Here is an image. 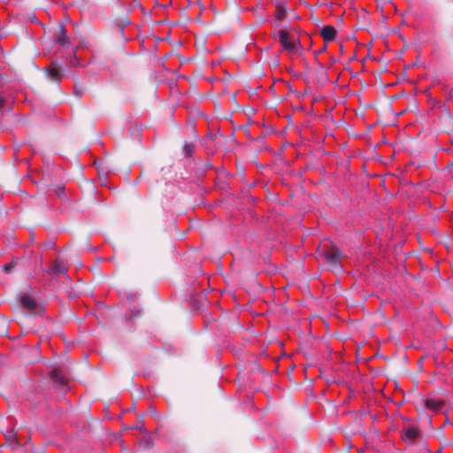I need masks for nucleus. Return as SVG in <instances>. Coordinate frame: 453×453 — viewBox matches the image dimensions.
<instances>
[{
	"label": "nucleus",
	"mask_w": 453,
	"mask_h": 453,
	"mask_svg": "<svg viewBox=\"0 0 453 453\" xmlns=\"http://www.w3.org/2000/svg\"><path fill=\"white\" fill-rule=\"evenodd\" d=\"M50 377L53 381L59 386H66L69 381L68 378L60 368L53 369L50 372Z\"/></svg>",
	"instance_id": "nucleus-9"
},
{
	"label": "nucleus",
	"mask_w": 453,
	"mask_h": 453,
	"mask_svg": "<svg viewBox=\"0 0 453 453\" xmlns=\"http://www.w3.org/2000/svg\"><path fill=\"white\" fill-rule=\"evenodd\" d=\"M16 265V263L11 262L7 263L4 265V272L5 273H10L12 270V268Z\"/></svg>",
	"instance_id": "nucleus-18"
},
{
	"label": "nucleus",
	"mask_w": 453,
	"mask_h": 453,
	"mask_svg": "<svg viewBox=\"0 0 453 453\" xmlns=\"http://www.w3.org/2000/svg\"><path fill=\"white\" fill-rule=\"evenodd\" d=\"M45 72L47 73V76L49 77V79H50L53 81L59 82L63 78L61 69L56 62H52L50 66L46 67Z\"/></svg>",
	"instance_id": "nucleus-8"
},
{
	"label": "nucleus",
	"mask_w": 453,
	"mask_h": 453,
	"mask_svg": "<svg viewBox=\"0 0 453 453\" xmlns=\"http://www.w3.org/2000/svg\"><path fill=\"white\" fill-rule=\"evenodd\" d=\"M326 46H324L322 49H320L319 53L324 52L326 50Z\"/></svg>",
	"instance_id": "nucleus-22"
},
{
	"label": "nucleus",
	"mask_w": 453,
	"mask_h": 453,
	"mask_svg": "<svg viewBox=\"0 0 453 453\" xmlns=\"http://www.w3.org/2000/svg\"><path fill=\"white\" fill-rule=\"evenodd\" d=\"M421 433L418 428L407 427L402 432V438L406 443L413 444L420 437Z\"/></svg>",
	"instance_id": "nucleus-6"
},
{
	"label": "nucleus",
	"mask_w": 453,
	"mask_h": 453,
	"mask_svg": "<svg viewBox=\"0 0 453 453\" xmlns=\"http://www.w3.org/2000/svg\"><path fill=\"white\" fill-rule=\"evenodd\" d=\"M5 103H6V99L3 96L0 95V109L4 107Z\"/></svg>",
	"instance_id": "nucleus-19"
},
{
	"label": "nucleus",
	"mask_w": 453,
	"mask_h": 453,
	"mask_svg": "<svg viewBox=\"0 0 453 453\" xmlns=\"http://www.w3.org/2000/svg\"><path fill=\"white\" fill-rule=\"evenodd\" d=\"M20 303L23 308L27 310L30 313L35 314L40 311V305L36 300L27 294H24L20 297Z\"/></svg>",
	"instance_id": "nucleus-4"
},
{
	"label": "nucleus",
	"mask_w": 453,
	"mask_h": 453,
	"mask_svg": "<svg viewBox=\"0 0 453 453\" xmlns=\"http://www.w3.org/2000/svg\"><path fill=\"white\" fill-rule=\"evenodd\" d=\"M286 12H287V9L285 6L281 5V4H277L276 6V19H283L285 18V15H286Z\"/></svg>",
	"instance_id": "nucleus-15"
},
{
	"label": "nucleus",
	"mask_w": 453,
	"mask_h": 453,
	"mask_svg": "<svg viewBox=\"0 0 453 453\" xmlns=\"http://www.w3.org/2000/svg\"><path fill=\"white\" fill-rule=\"evenodd\" d=\"M6 441L12 447V449H15L16 446L19 445V443L17 442L16 435H14V434L7 435Z\"/></svg>",
	"instance_id": "nucleus-16"
},
{
	"label": "nucleus",
	"mask_w": 453,
	"mask_h": 453,
	"mask_svg": "<svg viewBox=\"0 0 453 453\" xmlns=\"http://www.w3.org/2000/svg\"><path fill=\"white\" fill-rule=\"evenodd\" d=\"M185 232H186V231H183V232H177V239H178V240H182V239L184 238Z\"/></svg>",
	"instance_id": "nucleus-20"
},
{
	"label": "nucleus",
	"mask_w": 453,
	"mask_h": 453,
	"mask_svg": "<svg viewBox=\"0 0 453 453\" xmlns=\"http://www.w3.org/2000/svg\"><path fill=\"white\" fill-rule=\"evenodd\" d=\"M279 42L282 45V47L290 53H295L296 51V46L294 41H292L289 37V35L285 30H280L278 32Z\"/></svg>",
	"instance_id": "nucleus-3"
},
{
	"label": "nucleus",
	"mask_w": 453,
	"mask_h": 453,
	"mask_svg": "<svg viewBox=\"0 0 453 453\" xmlns=\"http://www.w3.org/2000/svg\"><path fill=\"white\" fill-rule=\"evenodd\" d=\"M55 41L61 46H68L70 44V38L66 35V30L63 25L59 27L58 35L55 36Z\"/></svg>",
	"instance_id": "nucleus-11"
},
{
	"label": "nucleus",
	"mask_w": 453,
	"mask_h": 453,
	"mask_svg": "<svg viewBox=\"0 0 453 453\" xmlns=\"http://www.w3.org/2000/svg\"><path fill=\"white\" fill-rule=\"evenodd\" d=\"M422 402L424 403L425 406L427 409L433 411H440L445 403L442 399L436 398L431 395L423 398Z\"/></svg>",
	"instance_id": "nucleus-7"
},
{
	"label": "nucleus",
	"mask_w": 453,
	"mask_h": 453,
	"mask_svg": "<svg viewBox=\"0 0 453 453\" xmlns=\"http://www.w3.org/2000/svg\"><path fill=\"white\" fill-rule=\"evenodd\" d=\"M83 93H84V88H80L77 85L74 86V88H73V94L76 96L81 97L83 96Z\"/></svg>",
	"instance_id": "nucleus-17"
},
{
	"label": "nucleus",
	"mask_w": 453,
	"mask_h": 453,
	"mask_svg": "<svg viewBox=\"0 0 453 453\" xmlns=\"http://www.w3.org/2000/svg\"><path fill=\"white\" fill-rule=\"evenodd\" d=\"M434 109H438L441 115L445 117H449V109L448 108L445 103L435 101Z\"/></svg>",
	"instance_id": "nucleus-12"
},
{
	"label": "nucleus",
	"mask_w": 453,
	"mask_h": 453,
	"mask_svg": "<svg viewBox=\"0 0 453 453\" xmlns=\"http://www.w3.org/2000/svg\"><path fill=\"white\" fill-rule=\"evenodd\" d=\"M68 270L67 264L62 258H57L47 270V273L52 276L65 273Z\"/></svg>",
	"instance_id": "nucleus-5"
},
{
	"label": "nucleus",
	"mask_w": 453,
	"mask_h": 453,
	"mask_svg": "<svg viewBox=\"0 0 453 453\" xmlns=\"http://www.w3.org/2000/svg\"><path fill=\"white\" fill-rule=\"evenodd\" d=\"M139 443H140L141 446H143L144 448H150L152 445L151 436L147 434H145L140 439Z\"/></svg>",
	"instance_id": "nucleus-14"
},
{
	"label": "nucleus",
	"mask_w": 453,
	"mask_h": 453,
	"mask_svg": "<svg viewBox=\"0 0 453 453\" xmlns=\"http://www.w3.org/2000/svg\"><path fill=\"white\" fill-rule=\"evenodd\" d=\"M135 428H139V430L142 431V426H136Z\"/></svg>",
	"instance_id": "nucleus-23"
},
{
	"label": "nucleus",
	"mask_w": 453,
	"mask_h": 453,
	"mask_svg": "<svg viewBox=\"0 0 453 453\" xmlns=\"http://www.w3.org/2000/svg\"><path fill=\"white\" fill-rule=\"evenodd\" d=\"M319 257L331 267L337 268L341 265L342 253L335 245L329 242H325L318 249Z\"/></svg>",
	"instance_id": "nucleus-1"
},
{
	"label": "nucleus",
	"mask_w": 453,
	"mask_h": 453,
	"mask_svg": "<svg viewBox=\"0 0 453 453\" xmlns=\"http://www.w3.org/2000/svg\"><path fill=\"white\" fill-rule=\"evenodd\" d=\"M56 192H57V195L58 196H61L64 194V192H65V188H59L57 189Z\"/></svg>",
	"instance_id": "nucleus-21"
},
{
	"label": "nucleus",
	"mask_w": 453,
	"mask_h": 453,
	"mask_svg": "<svg viewBox=\"0 0 453 453\" xmlns=\"http://www.w3.org/2000/svg\"><path fill=\"white\" fill-rule=\"evenodd\" d=\"M76 51H77V48L74 49L73 50V55L70 56V58L68 60L69 62V65L72 66V67H76V66H84V65L81 64L80 63V60L76 55Z\"/></svg>",
	"instance_id": "nucleus-13"
},
{
	"label": "nucleus",
	"mask_w": 453,
	"mask_h": 453,
	"mask_svg": "<svg viewBox=\"0 0 453 453\" xmlns=\"http://www.w3.org/2000/svg\"><path fill=\"white\" fill-rule=\"evenodd\" d=\"M337 31L332 26H326L320 31V35L326 42H332L336 38Z\"/></svg>",
	"instance_id": "nucleus-10"
},
{
	"label": "nucleus",
	"mask_w": 453,
	"mask_h": 453,
	"mask_svg": "<svg viewBox=\"0 0 453 453\" xmlns=\"http://www.w3.org/2000/svg\"><path fill=\"white\" fill-rule=\"evenodd\" d=\"M196 150V142L191 139L178 137L175 144L174 157L177 161H189Z\"/></svg>",
	"instance_id": "nucleus-2"
}]
</instances>
